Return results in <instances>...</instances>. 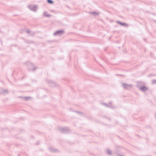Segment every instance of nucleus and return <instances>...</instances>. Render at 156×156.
Here are the masks:
<instances>
[{
  "label": "nucleus",
  "mask_w": 156,
  "mask_h": 156,
  "mask_svg": "<svg viewBox=\"0 0 156 156\" xmlns=\"http://www.w3.org/2000/svg\"><path fill=\"white\" fill-rule=\"evenodd\" d=\"M64 33V32L63 30H58L55 32L54 34L55 36L56 35H61L63 34Z\"/></svg>",
  "instance_id": "3"
},
{
  "label": "nucleus",
  "mask_w": 156,
  "mask_h": 156,
  "mask_svg": "<svg viewBox=\"0 0 156 156\" xmlns=\"http://www.w3.org/2000/svg\"><path fill=\"white\" fill-rule=\"evenodd\" d=\"M54 151V152L55 151Z\"/></svg>",
  "instance_id": "20"
},
{
  "label": "nucleus",
  "mask_w": 156,
  "mask_h": 156,
  "mask_svg": "<svg viewBox=\"0 0 156 156\" xmlns=\"http://www.w3.org/2000/svg\"><path fill=\"white\" fill-rule=\"evenodd\" d=\"M152 83L153 84L156 83V80H152Z\"/></svg>",
  "instance_id": "14"
},
{
  "label": "nucleus",
  "mask_w": 156,
  "mask_h": 156,
  "mask_svg": "<svg viewBox=\"0 0 156 156\" xmlns=\"http://www.w3.org/2000/svg\"><path fill=\"white\" fill-rule=\"evenodd\" d=\"M103 104L106 106V107H109V106H108V105H107V104H105V103H104Z\"/></svg>",
  "instance_id": "16"
},
{
  "label": "nucleus",
  "mask_w": 156,
  "mask_h": 156,
  "mask_svg": "<svg viewBox=\"0 0 156 156\" xmlns=\"http://www.w3.org/2000/svg\"><path fill=\"white\" fill-rule=\"evenodd\" d=\"M9 93V91L7 89H2L1 92L0 93V94H3L5 95L6 94H8Z\"/></svg>",
  "instance_id": "5"
},
{
  "label": "nucleus",
  "mask_w": 156,
  "mask_h": 156,
  "mask_svg": "<svg viewBox=\"0 0 156 156\" xmlns=\"http://www.w3.org/2000/svg\"><path fill=\"white\" fill-rule=\"evenodd\" d=\"M29 66H30L31 67H32L33 68V69H32L31 68H29V69L30 70H31V69H32L33 70H35L36 69V68L35 67H34V65L33 64H32V63H30L29 64Z\"/></svg>",
  "instance_id": "7"
},
{
  "label": "nucleus",
  "mask_w": 156,
  "mask_h": 156,
  "mask_svg": "<svg viewBox=\"0 0 156 156\" xmlns=\"http://www.w3.org/2000/svg\"><path fill=\"white\" fill-rule=\"evenodd\" d=\"M140 89L142 91L144 92L147 90V88L145 86L140 87Z\"/></svg>",
  "instance_id": "6"
},
{
  "label": "nucleus",
  "mask_w": 156,
  "mask_h": 156,
  "mask_svg": "<svg viewBox=\"0 0 156 156\" xmlns=\"http://www.w3.org/2000/svg\"><path fill=\"white\" fill-rule=\"evenodd\" d=\"M28 7L29 9L32 11L35 12L37 10V6L36 5H29Z\"/></svg>",
  "instance_id": "2"
},
{
  "label": "nucleus",
  "mask_w": 156,
  "mask_h": 156,
  "mask_svg": "<svg viewBox=\"0 0 156 156\" xmlns=\"http://www.w3.org/2000/svg\"><path fill=\"white\" fill-rule=\"evenodd\" d=\"M30 31L29 30H27L26 31V32L28 33H30Z\"/></svg>",
  "instance_id": "17"
},
{
  "label": "nucleus",
  "mask_w": 156,
  "mask_h": 156,
  "mask_svg": "<svg viewBox=\"0 0 156 156\" xmlns=\"http://www.w3.org/2000/svg\"><path fill=\"white\" fill-rule=\"evenodd\" d=\"M24 98L26 100H27L29 99L30 98V97H25Z\"/></svg>",
  "instance_id": "15"
},
{
  "label": "nucleus",
  "mask_w": 156,
  "mask_h": 156,
  "mask_svg": "<svg viewBox=\"0 0 156 156\" xmlns=\"http://www.w3.org/2000/svg\"><path fill=\"white\" fill-rule=\"evenodd\" d=\"M123 87L125 89H129L132 86V84H128L124 83H122Z\"/></svg>",
  "instance_id": "4"
},
{
  "label": "nucleus",
  "mask_w": 156,
  "mask_h": 156,
  "mask_svg": "<svg viewBox=\"0 0 156 156\" xmlns=\"http://www.w3.org/2000/svg\"><path fill=\"white\" fill-rule=\"evenodd\" d=\"M107 154L109 155H111L112 154V152L111 151L109 150H107Z\"/></svg>",
  "instance_id": "10"
},
{
  "label": "nucleus",
  "mask_w": 156,
  "mask_h": 156,
  "mask_svg": "<svg viewBox=\"0 0 156 156\" xmlns=\"http://www.w3.org/2000/svg\"><path fill=\"white\" fill-rule=\"evenodd\" d=\"M46 12H44V15L46 17H50V15H46Z\"/></svg>",
  "instance_id": "13"
},
{
  "label": "nucleus",
  "mask_w": 156,
  "mask_h": 156,
  "mask_svg": "<svg viewBox=\"0 0 156 156\" xmlns=\"http://www.w3.org/2000/svg\"><path fill=\"white\" fill-rule=\"evenodd\" d=\"M47 2L48 3L50 4H53V2L51 0H47Z\"/></svg>",
  "instance_id": "11"
},
{
  "label": "nucleus",
  "mask_w": 156,
  "mask_h": 156,
  "mask_svg": "<svg viewBox=\"0 0 156 156\" xmlns=\"http://www.w3.org/2000/svg\"><path fill=\"white\" fill-rule=\"evenodd\" d=\"M90 13L91 14H93L94 15L96 16V15H98L99 14V13L96 12H90Z\"/></svg>",
  "instance_id": "12"
},
{
  "label": "nucleus",
  "mask_w": 156,
  "mask_h": 156,
  "mask_svg": "<svg viewBox=\"0 0 156 156\" xmlns=\"http://www.w3.org/2000/svg\"><path fill=\"white\" fill-rule=\"evenodd\" d=\"M77 112L78 113H79L80 114V113H81L80 112Z\"/></svg>",
  "instance_id": "18"
},
{
  "label": "nucleus",
  "mask_w": 156,
  "mask_h": 156,
  "mask_svg": "<svg viewBox=\"0 0 156 156\" xmlns=\"http://www.w3.org/2000/svg\"><path fill=\"white\" fill-rule=\"evenodd\" d=\"M117 22L119 24H120L121 25L123 26H125L127 25V24H126V23H121V22H120V21H117Z\"/></svg>",
  "instance_id": "9"
},
{
  "label": "nucleus",
  "mask_w": 156,
  "mask_h": 156,
  "mask_svg": "<svg viewBox=\"0 0 156 156\" xmlns=\"http://www.w3.org/2000/svg\"><path fill=\"white\" fill-rule=\"evenodd\" d=\"M119 156H123L122 155H119Z\"/></svg>",
  "instance_id": "19"
},
{
  "label": "nucleus",
  "mask_w": 156,
  "mask_h": 156,
  "mask_svg": "<svg viewBox=\"0 0 156 156\" xmlns=\"http://www.w3.org/2000/svg\"><path fill=\"white\" fill-rule=\"evenodd\" d=\"M50 151H51V149L50 148Z\"/></svg>",
  "instance_id": "21"
},
{
  "label": "nucleus",
  "mask_w": 156,
  "mask_h": 156,
  "mask_svg": "<svg viewBox=\"0 0 156 156\" xmlns=\"http://www.w3.org/2000/svg\"><path fill=\"white\" fill-rule=\"evenodd\" d=\"M60 132L63 133H68L69 130V128L67 127H65L59 129Z\"/></svg>",
  "instance_id": "1"
},
{
  "label": "nucleus",
  "mask_w": 156,
  "mask_h": 156,
  "mask_svg": "<svg viewBox=\"0 0 156 156\" xmlns=\"http://www.w3.org/2000/svg\"><path fill=\"white\" fill-rule=\"evenodd\" d=\"M49 84L50 86H51V87H54V86H55V83H54V82H52L51 81L49 83Z\"/></svg>",
  "instance_id": "8"
}]
</instances>
